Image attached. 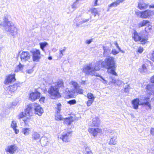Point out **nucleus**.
<instances>
[{
  "label": "nucleus",
  "instance_id": "f257e3e1",
  "mask_svg": "<svg viewBox=\"0 0 154 154\" xmlns=\"http://www.w3.org/2000/svg\"><path fill=\"white\" fill-rule=\"evenodd\" d=\"M104 63V61L102 60L97 61L94 65L92 63H90L86 65L83 67V71L87 75H90L92 76L94 75L99 77L100 79L98 78L97 79L104 84H107L108 82L107 80H105L99 74L96 72V71L100 70L101 67H105Z\"/></svg>",
  "mask_w": 154,
  "mask_h": 154
},
{
  "label": "nucleus",
  "instance_id": "f03ea898",
  "mask_svg": "<svg viewBox=\"0 0 154 154\" xmlns=\"http://www.w3.org/2000/svg\"><path fill=\"white\" fill-rule=\"evenodd\" d=\"M35 113L41 116L43 112V110L41 106L37 103L29 104L24 112H21L18 116L19 119L24 118L23 120L26 125L28 123L29 120L30 119V116H32L33 111Z\"/></svg>",
  "mask_w": 154,
  "mask_h": 154
},
{
  "label": "nucleus",
  "instance_id": "7ed1b4c3",
  "mask_svg": "<svg viewBox=\"0 0 154 154\" xmlns=\"http://www.w3.org/2000/svg\"><path fill=\"white\" fill-rule=\"evenodd\" d=\"M9 16H5L3 22L0 21V27H4L5 30L9 32L13 36L17 34V29L13 23L9 19Z\"/></svg>",
  "mask_w": 154,
  "mask_h": 154
},
{
  "label": "nucleus",
  "instance_id": "20e7f679",
  "mask_svg": "<svg viewBox=\"0 0 154 154\" xmlns=\"http://www.w3.org/2000/svg\"><path fill=\"white\" fill-rule=\"evenodd\" d=\"M104 62L105 63V67L108 69V73L117 76V74L115 71L116 67L114 58L112 57H108L105 59Z\"/></svg>",
  "mask_w": 154,
  "mask_h": 154
},
{
  "label": "nucleus",
  "instance_id": "39448f33",
  "mask_svg": "<svg viewBox=\"0 0 154 154\" xmlns=\"http://www.w3.org/2000/svg\"><path fill=\"white\" fill-rule=\"evenodd\" d=\"M59 91V90L57 86H51L48 90L49 96L51 98L53 99L60 97L61 96Z\"/></svg>",
  "mask_w": 154,
  "mask_h": 154
},
{
  "label": "nucleus",
  "instance_id": "423d86ee",
  "mask_svg": "<svg viewBox=\"0 0 154 154\" xmlns=\"http://www.w3.org/2000/svg\"><path fill=\"white\" fill-rule=\"evenodd\" d=\"M32 54V60L34 62L39 61L41 58V54L40 50L36 49H33L30 51Z\"/></svg>",
  "mask_w": 154,
  "mask_h": 154
},
{
  "label": "nucleus",
  "instance_id": "0eeeda50",
  "mask_svg": "<svg viewBox=\"0 0 154 154\" xmlns=\"http://www.w3.org/2000/svg\"><path fill=\"white\" fill-rule=\"evenodd\" d=\"M72 132L71 131H64L62 134L60 138L63 141L66 142L70 141V139L72 136Z\"/></svg>",
  "mask_w": 154,
  "mask_h": 154
},
{
  "label": "nucleus",
  "instance_id": "6e6552de",
  "mask_svg": "<svg viewBox=\"0 0 154 154\" xmlns=\"http://www.w3.org/2000/svg\"><path fill=\"white\" fill-rule=\"evenodd\" d=\"M20 58L23 63L29 61L31 59V55L28 51H22L20 54Z\"/></svg>",
  "mask_w": 154,
  "mask_h": 154
},
{
  "label": "nucleus",
  "instance_id": "1a4fd4ad",
  "mask_svg": "<svg viewBox=\"0 0 154 154\" xmlns=\"http://www.w3.org/2000/svg\"><path fill=\"white\" fill-rule=\"evenodd\" d=\"M140 100V105L146 106L148 108H146V109H151V106L150 103V98L147 97H143Z\"/></svg>",
  "mask_w": 154,
  "mask_h": 154
},
{
  "label": "nucleus",
  "instance_id": "9d476101",
  "mask_svg": "<svg viewBox=\"0 0 154 154\" xmlns=\"http://www.w3.org/2000/svg\"><path fill=\"white\" fill-rule=\"evenodd\" d=\"M83 91L84 90L83 89L78 87L77 89H73L71 91H70L67 88L66 89L65 93L68 96H70L73 95L75 92L80 94H82Z\"/></svg>",
  "mask_w": 154,
  "mask_h": 154
},
{
  "label": "nucleus",
  "instance_id": "9b49d317",
  "mask_svg": "<svg viewBox=\"0 0 154 154\" xmlns=\"http://www.w3.org/2000/svg\"><path fill=\"white\" fill-rule=\"evenodd\" d=\"M17 149L18 147L15 145H11L6 146L5 148V151L10 154H14Z\"/></svg>",
  "mask_w": 154,
  "mask_h": 154
},
{
  "label": "nucleus",
  "instance_id": "f8f14e48",
  "mask_svg": "<svg viewBox=\"0 0 154 154\" xmlns=\"http://www.w3.org/2000/svg\"><path fill=\"white\" fill-rule=\"evenodd\" d=\"M117 133L113 131L110 136V139L109 141V144L110 145H116L117 143V141L116 140L117 138Z\"/></svg>",
  "mask_w": 154,
  "mask_h": 154
},
{
  "label": "nucleus",
  "instance_id": "ddd939ff",
  "mask_svg": "<svg viewBox=\"0 0 154 154\" xmlns=\"http://www.w3.org/2000/svg\"><path fill=\"white\" fill-rule=\"evenodd\" d=\"M88 131L94 137L96 136L98 134H102V129L99 128H90Z\"/></svg>",
  "mask_w": 154,
  "mask_h": 154
},
{
  "label": "nucleus",
  "instance_id": "4468645a",
  "mask_svg": "<svg viewBox=\"0 0 154 154\" xmlns=\"http://www.w3.org/2000/svg\"><path fill=\"white\" fill-rule=\"evenodd\" d=\"M15 74H14L13 75H10L6 77L5 80L4 82V84L6 85H8L9 83L14 82L16 80Z\"/></svg>",
  "mask_w": 154,
  "mask_h": 154
},
{
  "label": "nucleus",
  "instance_id": "2eb2a0df",
  "mask_svg": "<svg viewBox=\"0 0 154 154\" xmlns=\"http://www.w3.org/2000/svg\"><path fill=\"white\" fill-rule=\"evenodd\" d=\"M40 96V93L37 91L32 92L31 93L29 96V98L32 101H34L36 99L39 98Z\"/></svg>",
  "mask_w": 154,
  "mask_h": 154
},
{
  "label": "nucleus",
  "instance_id": "dca6fc26",
  "mask_svg": "<svg viewBox=\"0 0 154 154\" xmlns=\"http://www.w3.org/2000/svg\"><path fill=\"white\" fill-rule=\"evenodd\" d=\"M131 103L133 108L135 109H137L139 106L140 105V100L138 98H136L132 100Z\"/></svg>",
  "mask_w": 154,
  "mask_h": 154
},
{
  "label": "nucleus",
  "instance_id": "f3484780",
  "mask_svg": "<svg viewBox=\"0 0 154 154\" xmlns=\"http://www.w3.org/2000/svg\"><path fill=\"white\" fill-rule=\"evenodd\" d=\"M149 5L145 3L143 1H140L138 3L137 8L140 10L146 9L147 8Z\"/></svg>",
  "mask_w": 154,
  "mask_h": 154
},
{
  "label": "nucleus",
  "instance_id": "a211bd4d",
  "mask_svg": "<svg viewBox=\"0 0 154 154\" xmlns=\"http://www.w3.org/2000/svg\"><path fill=\"white\" fill-rule=\"evenodd\" d=\"M146 91L148 93L154 96V85H148L146 88Z\"/></svg>",
  "mask_w": 154,
  "mask_h": 154
},
{
  "label": "nucleus",
  "instance_id": "6ab92c4d",
  "mask_svg": "<svg viewBox=\"0 0 154 154\" xmlns=\"http://www.w3.org/2000/svg\"><path fill=\"white\" fill-rule=\"evenodd\" d=\"M152 12L151 11L149 10L143 11V18H149L151 16Z\"/></svg>",
  "mask_w": 154,
  "mask_h": 154
},
{
  "label": "nucleus",
  "instance_id": "aec40b11",
  "mask_svg": "<svg viewBox=\"0 0 154 154\" xmlns=\"http://www.w3.org/2000/svg\"><path fill=\"white\" fill-rule=\"evenodd\" d=\"M18 84H14L13 85H10L9 86H8L7 88H6L5 86V89L7 88V89L9 91L11 92H13L17 90V88L18 86Z\"/></svg>",
  "mask_w": 154,
  "mask_h": 154
},
{
  "label": "nucleus",
  "instance_id": "412c9836",
  "mask_svg": "<svg viewBox=\"0 0 154 154\" xmlns=\"http://www.w3.org/2000/svg\"><path fill=\"white\" fill-rule=\"evenodd\" d=\"M124 1V0H117L116 1L108 5L109 8L107 10V11H108L109 9L111 7H116L118 5H119L120 3Z\"/></svg>",
  "mask_w": 154,
  "mask_h": 154
},
{
  "label": "nucleus",
  "instance_id": "4be33fe9",
  "mask_svg": "<svg viewBox=\"0 0 154 154\" xmlns=\"http://www.w3.org/2000/svg\"><path fill=\"white\" fill-rule=\"evenodd\" d=\"M132 36L134 41L135 42L139 41L141 39V34L140 33H138L136 31L134 32Z\"/></svg>",
  "mask_w": 154,
  "mask_h": 154
},
{
  "label": "nucleus",
  "instance_id": "5701e85b",
  "mask_svg": "<svg viewBox=\"0 0 154 154\" xmlns=\"http://www.w3.org/2000/svg\"><path fill=\"white\" fill-rule=\"evenodd\" d=\"M11 127L12 128L13 130L15 132V133L17 134L19 132V130L18 129L16 128L17 127V122L15 121H13L12 122L11 125Z\"/></svg>",
  "mask_w": 154,
  "mask_h": 154
},
{
  "label": "nucleus",
  "instance_id": "b1692460",
  "mask_svg": "<svg viewBox=\"0 0 154 154\" xmlns=\"http://www.w3.org/2000/svg\"><path fill=\"white\" fill-rule=\"evenodd\" d=\"M40 141L42 146H45L47 145L49 142V140L45 137H42Z\"/></svg>",
  "mask_w": 154,
  "mask_h": 154
},
{
  "label": "nucleus",
  "instance_id": "393cba45",
  "mask_svg": "<svg viewBox=\"0 0 154 154\" xmlns=\"http://www.w3.org/2000/svg\"><path fill=\"white\" fill-rule=\"evenodd\" d=\"M103 48L104 50L103 55L104 56H107L111 53L109 47L103 46Z\"/></svg>",
  "mask_w": 154,
  "mask_h": 154
},
{
  "label": "nucleus",
  "instance_id": "a878e982",
  "mask_svg": "<svg viewBox=\"0 0 154 154\" xmlns=\"http://www.w3.org/2000/svg\"><path fill=\"white\" fill-rule=\"evenodd\" d=\"M93 125L95 126H98L100 123V120L98 117L94 118L92 120Z\"/></svg>",
  "mask_w": 154,
  "mask_h": 154
},
{
  "label": "nucleus",
  "instance_id": "bb28decb",
  "mask_svg": "<svg viewBox=\"0 0 154 154\" xmlns=\"http://www.w3.org/2000/svg\"><path fill=\"white\" fill-rule=\"evenodd\" d=\"M149 23V21L148 20H143V21L139 22L138 24V27L140 28L146 26L147 24Z\"/></svg>",
  "mask_w": 154,
  "mask_h": 154
},
{
  "label": "nucleus",
  "instance_id": "cd10ccee",
  "mask_svg": "<svg viewBox=\"0 0 154 154\" xmlns=\"http://www.w3.org/2000/svg\"><path fill=\"white\" fill-rule=\"evenodd\" d=\"M40 137V134L36 132H34L32 134V139L33 140L39 139Z\"/></svg>",
  "mask_w": 154,
  "mask_h": 154
},
{
  "label": "nucleus",
  "instance_id": "c85d7f7f",
  "mask_svg": "<svg viewBox=\"0 0 154 154\" xmlns=\"http://www.w3.org/2000/svg\"><path fill=\"white\" fill-rule=\"evenodd\" d=\"M90 11L91 13L95 17L96 15L98 16L100 15L99 12L97 10V9L95 8H92L90 9Z\"/></svg>",
  "mask_w": 154,
  "mask_h": 154
},
{
  "label": "nucleus",
  "instance_id": "c756f323",
  "mask_svg": "<svg viewBox=\"0 0 154 154\" xmlns=\"http://www.w3.org/2000/svg\"><path fill=\"white\" fill-rule=\"evenodd\" d=\"M31 132V129L29 128H23L22 131V133H23L25 135H28Z\"/></svg>",
  "mask_w": 154,
  "mask_h": 154
},
{
  "label": "nucleus",
  "instance_id": "7c9ffc66",
  "mask_svg": "<svg viewBox=\"0 0 154 154\" xmlns=\"http://www.w3.org/2000/svg\"><path fill=\"white\" fill-rule=\"evenodd\" d=\"M40 48L43 51H45L44 48L48 45V43L46 42H40L39 43Z\"/></svg>",
  "mask_w": 154,
  "mask_h": 154
},
{
  "label": "nucleus",
  "instance_id": "2f4dec72",
  "mask_svg": "<svg viewBox=\"0 0 154 154\" xmlns=\"http://www.w3.org/2000/svg\"><path fill=\"white\" fill-rule=\"evenodd\" d=\"M89 20V19H85L84 20H82L79 23H76V26L77 27H82V26H82L81 25L83 23H85L86 22H87Z\"/></svg>",
  "mask_w": 154,
  "mask_h": 154
},
{
  "label": "nucleus",
  "instance_id": "473e14b6",
  "mask_svg": "<svg viewBox=\"0 0 154 154\" xmlns=\"http://www.w3.org/2000/svg\"><path fill=\"white\" fill-rule=\"evenodd\" d=\"M23 65H22L20 63L16 67L15 72L22 71L23 70Z\"/></svg>",
  "mask_w": 154,
  "mask_h": 154
},
{
  "label": "nucleus",
  "instance_id": "72a5a7b5",
  "mask_svg": "<svg viewBox=\"0 0 154 154\" xmlns=\"http://www.w3.org/2000/svg\"><path fill=\"white\" fill-rule=\"evenodd\" d=\"M139 71L142 73L145 72L147 71V68L144 64L143 65L142 67L139 69Z\"/></svg>",
  "mask_w": 154,
  "mask_h": 154
},
{
  "label": "nucleus",
  "instance_id": "f704fd0d",
  "mask_svg": "<svg viewBox=\"0 0 154 154\" xmlns=\"http://www.w3.org/2000/svg\"><path fill=\"white\" fill-rule=\"evenodd\" d=\"M63 83L62 81L59 80L55 84L54 86H57L58 87V89L60 87H61L63 86Z\"/></svg>",
  "mask_w": 154,
  "mask_h": 154
},
{
  "label": "nucleus",
  "instance_id": "c9c22d12",
  "mask_svg": "<svg viewBox=\"0 0 154 154\" xmlns=\"http://www.w3.org/2000/svg\"><path fill=\"white\" fill-rule=\"evenodd\" d=\"M135 14L137 17L143 18V11L137 10L135 11Z\"/></svg>",
  "mask_w": 154,
  "mask_h": 154
},
{
  "label": "nucleus",
  "instance_id": "e433bc0d",
  "mask_svg": "<svg viewBox=\"0 0 154 154\" xmlns=\"http://www.w3.org/2000/svg\"><path fill=\"white\" fill-rule=\"evenodd\" d=\"M69 84L73 86L75 88L74 89H77L79 87L78 84L75 82L72 81L70 82Z\"/></svg>",
  "mask_w": 154,
  "mask_h": 154
},
{
  "label": "nucleus",
  "instance_id": "4c0bfd02",
  "mask_svg": "<svg viewBox=\"0 0 154 154\" xmlns=\"http://www.w3.org/2000/svg\"><path fill=\"white\" fill-rule=\"evenodd\" d=\"M87 97L88 99L93 100H94L95 98L94 95L91 93H88L87 94Z\"/></svg>",
  "mask_w": 154,
  "mask_h": 154
},
{
  "label": "nucleus",
  "instance_id": "58836bf2",
  "mask_svg": "<svg viewBox=\"0 0 154 154\" xmlns=\"http://www.w3.org/2000/svg\"><path fill=\"white\" fill-rule=\"evenodd\" d=\"M19 104V102L17 101H14L13 102L11 103V106H8L9 109L11 108H14V107H15L16 106Z\"/></svg>",
  "mask_w": 154,
  "mask_h": 154
},
{
  "label": "nucleus",
  "instance_id": "ea45409f",
  "mask_svg": "<svg viewBox=\"0 0 154 154\" xmlns=\"http://www.w3.org/2000/svg\"><path fill=\"white\" fill-rule=\"evenodd\" d=\"M79 4V2L76 1H75L71 5L72 8L75 9L77 8V5Z\"/></svg>",
  "mask_w": 154,
  "mask_h": 154
},
{
  "label": "nucleus",
  "instance_id": "a19ab883",
  "mask_svg": "<svg viewBox=\"0 0 154 154\" xmlns=\"http://www.w3.org/2000/svg\"><path fill=\"white\" fill-rule=\"evenodd\" d=\"M67 103L70 105H74L76 103V101L75 99L70 100L68 101Z\"/></svg>",
  "mask_w": 154,
  "mask_h": 154
},
{
  "label": "nucleus",
  "instance_id": "79ce46f5",
  "mask_svg": "<svg viewBox=\"0 0 154 154\" xmlns=\"http://www.w3.org/2000/svg\"><path fill=\"white\" fill-rule=\"evenodd\" d=\"M148 39L147 38H142L140 40V42L141 44L143 45L145 43H146L147 42V40Z\"/></svg>",
  "mask_w": 154,
  "mask_h": 154
},
{
  "label": "nucleus",
  "instance_id": "37998d69",
  "mask_svg": "<svg viewBox=\"0 0 154 154\" xmlns=\"http://www.w3.org/2000/svg\"><path fill=\"white\" fill-rule=\"evenodd\" d=\"M143 51V48L141 46L139 47L137 49V52L140 54L142 53Z\"/></svg>",
  "mask_w": 154,
  "mask_h": 154
},
{
  "label": "nucleus",
  "instance_id": "c03bdc74",
  "mask_svg": "<svg viewBox=\"0 0 154 154\" xmlns=\"http://www.w3.org/2000/svg\"><path fill=\"white\" fill-rule=\"evenodd\" d=\"M63 119V118L62 116L60 115H57L55 116V119L56 120H62Z\"/></svg>",
  "mask_w": 154,
  "mask_h": 154
},
{
  "label": "nucleus",
  "instance_id": "a18cd8bd",
  "mask_svg": "<svg viewBox=\"0 0 154 154\" xmlns=\"http://www.w3.org/2000/svg\"><path fill=\"white\" fill-rule=\"evenodd\" d=\"M61 105L60 103H58L57 104V113H59L60 111L61 110Z\"/></svg>",
  "mask_w": 154,
  "mask_h": 154
},
{
  "label": "nucleus",
  "instance_id": "49530a36",
  "mask_svg": "<svg viewBox=\"0 0 154 154\" xmlns=\"http://www.w3.org/2000/svg\"><path fill=\"white\" fill-rule=\"evenodd\" d=\"M110 78L111 79L110 82L112 83L115 84L116 80H115V77L110 76Z\"/></svg>",
  "mask_w": 154,
  "mask_h": 154
},
{
  "label": "nucleus",
  "instance_id": "de8ad7c7",
  "mask_svg": "<svg viewBox=\"0 0 154 154\" xmlns=\"http://www.w3.org/2000/svg\"><path fill=\"white\" fill-rule=\"evenodd\" d=\"M66 123L67 125H70L72 123V121L70 120L69 119L66 118L65 119Z\"/></svg>",
  "mask_w": 154,
  "mask_h": 154
},
{
  "label": "nucleus",
  "instance_id": "09e8293b",
  "mask_svg": "<svg viewBox=\"0 0 154 154\" xmlns=\"http://www.w3.org/2000/svg\"><path fill=\"white\" fill-rule=\"evenodd\" d=\"M94 100H88L87 102V104L88 106H91L92 103L93 102Z\"/></svg>",
  "mask_w": 154,
  "mask_h": 154
},
{
  "label": "nucleus",
  "instance_id": "8fccbe9b",
  "mask_svg": "<svg viewBox=\"0 0 154 154\" xmlns=\"http://www.w3.org/2000/svg\"><path fill=\"white\" fill-rule=\"evenodd\" d=\"M64 49H63L62 50H60V56L62 57V56L63 55V53L66 50V47H64Z\"/></svg>",
  "mask_w": 154,
  "mask_h": 154
},
{
  "label": "nucleus",
  "instance_id": "3c124183",
  "mask_svg": "<svg viewBox=\"0 0 154 154\" xmlns=\"http://www.w3.org/2000/svg\"><path fill=\"white\" fill-rule=\"evenodd\" d=\"M130 89V87L129 85H127V87H126L124 88V91L125 93H128L129 92V89Z\"/></svg>",
  "mask_w": 154,
  "mask_h": 154
},
{
  "label": "nucleus",
  "instance_id": "603ef678",
  "mask_svg": "<svg viewBox=\"0 0 154 154\" xmlns=\"http://www.w3.org/2000/svg\"><path fill=\"white\" fill-rule=\"evenodd\" d=\"M119 51H117L115 49H112L111 51V53L113 55H116L118 54L119 53Z\"/></svg>",
  "mask_w": 154,
  "mask_h": 154
},
{
  "label": "nucleus",
  "instance_id": "864d4df0",
  "mask_svg": "<svg viewBox=\"0 0 154 154\" xmlns=\"http://www.w3.org/2000/svg\"><path fill=\"white\" fill-rule=\"evenodd\" d=\"M122 83L123 82L122 81L119 80H116L115 84L118 85H120L122 84Z\"/></svg>",
  "mask_w": 154,
  "mask_h": 154
},
{
  "label": "nucleus",
  "instance_id": "5fc2aeb1",
  "mask_svg": "<svg viewBox=\"0 0 154 154\" xmlns=\"http://www.w3.org/2000/svg\"><path fill=\"white\" fill-rule=\"evenodd\" d=\"M92 39H91L88 40H87L86 41V43L88 44H89L92 42Z\"/></svg>",
  "mask_w": 154,
  "mask_h": 154
},
{
  "label": "nucleus",
  "instance_id": "6e6d98bb",
  "mask_svg": "<svg viewBox=\"0 0 154 154\" xmlns=\"http://www.w3.org/2000/svg\"><path fill=\"white\" fill-rule=\"evenodd\" d=\"M45 100L44 97H41L39 100V101L41 103H43Z\"/></svg>",
  "mask_w": 154,
  "mask_h": 154
},
{
  "label": "nucleus",
  "instance_id": "4d7b16f0",
  "mask_svg": "<svg viewBox=\"0 0 154 154\" xmlns=\"http://www.w3.org/2000/svg\"><path fill=\"white\" fill-rule=\"evenodd\" d=\"M150 133L152 135H154V128H152L150 130Z\"/></svg>",
  "mask_w": 154,
  "mask_h": 154
},
{
  "label": "nucleus",
  "instance_id": "13d9d810",
  "mask_svg": "<svg viewBox=\"0 0 154 154\" xmlns=\"http://www.w3.org/2000/svg\"><path fill=\"white\" fill-rule=\"evenodd\" d=\"M150 80L151 82L154 83V75L151 78Z\"/></svg>",
  "mask_w": 154,
  "mask_h": 154
},
{
  "label": "nucleus",
  "instance_id": "bf43d9fd",
  "mask_svg": "<svg viewBox=\"0 0 154 154\" xmlns=\"http://www.w3.org/2000/svg\"><path fill=\"white\" fill-rule=\"evenodd\" d=\"M151 59L152 61L154 62V51L152 53V56H151Z\"/></svg>",
  "mask_w": 154,
  "mask_h": 154
},
{
  "label": "nucleus",
  "instance_id": "052dcab7",
  "mask_svg": "<svg viewBox=\"0 0 154 154\" xmlns=\"http://www.w3.org/2000/svg\"><path fill=\"white\" fill-rule=\"evenodd\" d=\"M149 8H154V4L151 5H149Z\"/></svg>",
  "mask_w": 154,
  "mask_h": 154
},
{
  "label": "nucleus",
  "instance_id": "680f3d73",
  "mask_svg": "<svg viewBox=\"0 0 154 154\" xmlns=\"http://www.w3.org/2000/svg\"><path fill=\"white\" fill-rule=\"evenodd\" d=\"M85 150L86 152H87L88 151H91L90 150V149H89V147H87L85 149Z\"/></svg>",
  "mask_w": 154,
  "mask_h": 154
},
{
  "label": "nucleus",
  "instance_id": "e2e57ef3",
  "mask_svg": "<svg viewBox=\"0 0 154 154\" xmlns=\"http://www.w3.org/2000/svg\"><path fill=\"white\" fill-rule=\"evenodd\" d=\"M86 154H92V153L91 151H89L86 152Z\"/></svg>",
  "mask_w": 154,
  "mask_h": 154
},
{
  "label": "nucleus",
  "instance_id": "0e129e2a",
  "mask_svg": "<svg viewBox=\"0 0 154 154\" xmlns=\"http://www.w3.org/2000/svg\"><path fill=\"white\" fill-rule=\"evenodd\" d=\"M117 48L119 49V51H122L121 50V49L119 47V46L118 44H117Z\"/></svg>",
  "mask_w": 154,
  "mask_h": 154
},
{
  "label": "nucleus",
  "instance_id": "69168bd1",
  "mask_svg": "<svg viewBox=\"0 0 154 154\" xmlns=\"http://www.w3.org/2000/svg\"><path fill=\"white\" fill-rule=\"evenodd\" d=\"M32 72V70H29L27 71V72L29 73H31Z\"/></svg>",
  "mask_w": 154,
  "mask_h": 154
},
{
  "label": "nucleus",
  "instance_id": "338daca9",
  "mask_svg": "<svg viewBox=\"0 0 154 154\" xmlns=\"http://www.w3.org/2000/svg\"><path fill=\"white\" fill-rule=\"evenodd\" d=\"M97 0H96L94 2V6H96L97 5Z\"/></svg>",
  "mask_w": 154,
  "mask_h": 154
},
{
  "label": "nucleus",
  "instance_id": "774afa93",
  "mask_svg": "<svg viewBox=\"0 0 154 154\" xmlns=\"http://www.w3.org/2000/svg\"><path fill=\"white\" fill-rule=\"evenodd\" d=\"M151 12H152V13L151 14V16L154 15V11H152Z\"/></svg>",
  "mask_w": 154,
  "mask_h": 154
}]
</instances>
